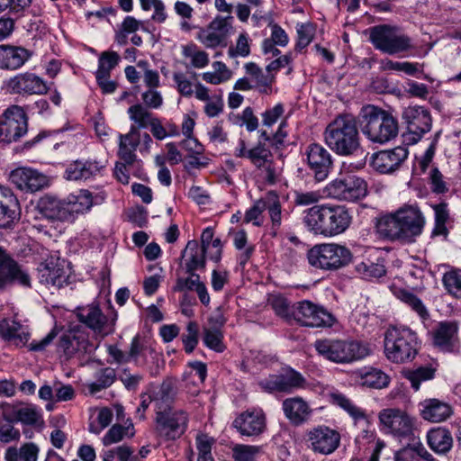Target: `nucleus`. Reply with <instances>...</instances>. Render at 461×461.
Masks as SVG:
<instances>
[{"label":"nucleus","mask_w":461,"mask_h":461,"mask_svg":"<svg viewBox=\"0 0 461 461\" xmlns=\"http://www.w3.org/2000/svg\"><path fill=\"white\" fill-rule=\"evenodd\" d=\"M297 42L295 50L301 51L306 48L313 40L314 28L311 23H302L297 26Z\"/></svg>","instance_id":"obj_62"},{"label":"nucleus","mask_w":461,"mask_h":461,"mask_svg":"<svg viewBox=\"0 0 461 461\" xmlns=\"http://www.w3.org/2000/svg\"><path fill=\"white\" fill-rule=\"evenodd\" d=\"M435 212V229L433 234L445 235L447 234L446 222L448 220V210L446 203L436 204L434 207Z\"/></svg>","instance_id":"obj_61"},{"label":"nucleus","mask_w":461,"mask_h":461,"mask_svg":"<svg viewBox=\"0 0 461 461\" xmlns=\"http://www.w3.org/2000/svg\"><path fill=\"white\" fill-rule=\"evenodd\" d=\"M267 200H257L253 205L245 212L244 222L252 223L254 226L260 227L264 221L263 212L265 210H267Z\"/></svg>","instance_id":"obj_49"},{"label":"nucleus","mask_w":461,"mask_h":461,"mask_svg":"<svg viewBox=\"0 0 461 461\" xmlns=\"http://www.w3.org/2000/svg\"><path fill=\"white\" fill-rule=\"evenodd\" d=\"M401 228L405 239L417 236L421 233L424 226V218L420 211L415 206H405L396 212Z\"/></svg>","instance_id":"obj_31"},{"label":"nucleus","mask_w":461,"mask_h":461,"mask_svg":"<svg viewBox=\"0 0 461 461\" xmlns=\"http://www.w3.org/2000/svg\"><path fill=\"white\" fill-rule=\"evenodd\" d=\"M11 182L21 191L37 192L49 185L48 177L30 167H18L10 174Z\"/></svg>","instance_id":"obj_23"},{"label":"nucleus","mask_w":461,"mask_h":461,"mask_svg":"<svg viewBox=\"0 0 461 461\" xmlns=\"http://www.w3.org/2000/svg\"><path fill=\"white\" fill-rule=\"evenodd\" d=\"M27 131L28 119L24 110L18 105L6 109L0 119V141H17Z\"/></svg>","instance_id":"obj_13"},{"label":"nucleus","mask_w":461,"mask_h":461,"mask_svg":"<svg viewBox=\"0 0 461 461\" xmlns=\"http://www.w3.org/2000/svg\"><path fill=\"white\" fill-rule=\"evenodd\" d=\"M407 157L408 151L402 147L381 150L372 156L371 166L381 174H389L398 169Z\"/></svg>","instance_id":"obj_24"},{"label":"nucleus","mask_w":461,"mask_h":461,"mask_svg":"<svg viewBox=\"0 0 461 461\" xmlns=\"http://www.w3.org/2000/svg\"><path fill=\"white\" fill-rule=\"evenodd\" d=\"M188 420V414L184 410L158 411L155 418L156 433L166 441L176 440L185 432Z\"/></svg>","instance_id":"obj_12"},{"label":"nucleus","mask_w":461,"mask_h":461,"mask_svg":"<svg viewBox=\"0 0 461 461\" xmlns=\"http://www.w3.org/2000/svg\"><path fill=\"white\" fill-rule=\"evenodd\" d=\"M128 114L130 120L133 122L131 127L137 129H147L156 118V116L143 104H137L129 107Z\"/></svg>","instance_id":"obj_43"},{"label":"nucleus","mask_w":461,"mask_h":461,"mask_svg":"<svg viewBox=\"0 0 461 461\" xmlns=\"http://www.w3.org/2000/svg\"><path fill=\"white\" fill-rule=\"evenodd\" d=\"M314 348L324 358L339 363L348 364L360 360L369 355V348L356 340L318 339Z\"/></svg>","instance_id":"obj_6"},{"label":"nucleus","mask_w":461,"mask_h":461,"mask_svg":"<svg viewBox=\"0 0 461 461\" xmlns=\"http://www.w3.org/2000/svg\"><path fill=\"white\" fill-rule=\"evenodd\" d=\"M369 41L376 50L389 55L405 52L413 48L408 35L401 33L397 27L388 24L371 27Z\"/></svg>","instance_id":"obj_8"},{"label":"nucleus","mask_w":461,"mask_h":461,"mask_svg":"<svg viewBox=\"0 0 461 461\" xmlns=\"http://www.w3.org/2000/svg\"><path fill=\"white\" fill-rule=\"evenodd\" d=\"M32 56L25 48L0 45V68L14 70L20 68Z\"/></svg>","instance_id":"obj_36"},{"label":"nucleus","mask_w":461,"mask_h":461,"mask_svg":"<svg viewBox=\"0 0 461 461\" xmlns=\"http://www.w3.org/2000/svg\"><path fill=\"white\" fill-rule=\"evenodd\" d=\"M378 420L381 429L399 439L414 437L415 419L399 408H386L380 411Z\"/></svg>","instance_id":"obj_9"},{"label":"nucleus","mask_w":461,"mask_h":461,"mask_svg":"<svg viewBox=\"0 0 461 461\" xmlns=\"http://www.w3.org/2000/svg\"><path fill=\"white\" fill-rule=\"evenodd\" d=\"M303 222L314 235L334 237L343 233L350 225L352 217L343 205H313L303 212Z\"/></svg>","instance_id":"obj_1"},{"label":"nucleus","mask_w":461,"mask_h":461,"mask_svg":"<svg viewBox=\"0 0 461 461\" xmlns=\"http://www.w3.org/2000/svg\"><path fill=\"white\" fill-rule=\"evenodd\" d=\"M141 143V132L140 129L131 127L126 134L119 135L118 155L121 159L131 166L137 158L135 151Z\"/></svg>","instance_id":"obj_35"},{"label":"nucleus","mask_w":461,"mask_h":461,"mask_svg":"<svg viewBox=\"0 0 461 461\" xmlns=\"http://www.w3.org/2000/svg\"><path fill=\"white\" fill-rule=\"evenodd\" d=\"M308 447L317 454L330 455L340 444V434L325 425H318L306 433Z\"/></svg>","instance_id":"obj_16"},{"label":"nucleus","mask_w":461,"mask_h":461,"mask_svg":"<svg viewBox=\"0 0 461 461\" xmlns=\"http://www.w3.org/2000/svg\"><path fill=\"white\" fill-rule=\"evenodd\" d=\"M95 381L87 385L90 394L95 395L98 392L110 387L116 379L115 369L112 367H104L99 369L95 375Z\"/></svg>","instance_id":"obj_44"},{"label":"nucleus","mask_w":461,"mask_h":461,"mask_svg":"<svg viewBox=\"0 0 461 461\" xmlns=\"http://www.w3.org/2000/svg\"><path fill=\"white\" fill-rule=\"evenodd\" d=\"M58 349L63 352L66 358H71L77 354L90 353L94 347L89 341L88 334L77 328L68 330L60 337Z\"/></svg>","instance_id":"obj_20"},{"label":"nucleus","mask_w":461,"mask_h":461,"mask_svg":"<svg viewBox=\"0 0 461 461\" xmlns=\"http://www.w3.org/2000/svg\"><path fill=\"white\" fill-rule=\"evenodd\" d=\"M427 443L435 453L446 454L452 448L453 438L446 428H433L427 432Z\"/></svg>","instance_id":"obj_40"},{"label":"nucleus","mask_w":461,"mask_h":461,"mask_svg":"<svg viewBox=\"0 0 461 461\" xmlns=\"http://www.w3.org/2000/svg\"><path fill=\"white\" fill-rule=\"evenodd\" d=\"M31 337L30 329L15 319L5 318L0 321V338L16 347L28 345Z\"/></svg>","instance_id":"obj_27"},{"label":"nucleus","mask_w":461,"mask_h":461,"mask_svg":"<svg viewBox=\"0 0 461 461\" xmlns=\"http://www.w3.org/2000/svg\"><path fill=\"white\" fill-rule=\"evenodd\" d=\"M260 451L258 446L239 444L232 448V457L235 461H255Z\"/></svg>","instance_id":"obj_56"},{"label":"nucleus","mask_w":461,"mask_h":461,"mask_svg":"<svg viewBox=\"0 0 461 461\" xmlns=\"http://www.w3.org/2000/svg\"><path fill=\"white\" fill-rule=\"evenodd\" d=\"M0 415L3 420L9 423L20 422L36 429H41L44 426L41 410L29 402L3 403L0 405Z\"/></svg>","instance_id":"obj_10"},{"label":"nucleus","mask_w":461,"mask_h":461,"mask_svg":"<svg viewBox=\"0 0 461 461\" xmlns=\"http://www.w3.org/2000/svg\"><path fill=\"white\" fill-rule=\"evenodd\" d=\"M305 379L294 369H288L279 375H272L258 382V385L266 392L291 393L303 386Z\"/></svg>","instance_id":"obj_21"},{"label":"nucleus","mask_w":461,"mask_h":461,"mask_svg":"<svg viewBox=\"0 0 461 461\" xmlns=\"http://www.w3.org/2000/svg\"><path fill=\"white\" fill-rule=\"evenodd\" d=\"M435 369L430 366H420L414 370H409L405 373V377L410 381L411 387L418 391L420 383L432 379Z\"/></svg>","instance_id":"obj_51"},{"label":"nucleus","mask_w":461,"mask_h":461,"mask_svg":"<svg viewBox=\"0 0 461 461\" xmlns=\"http://www.w3.org/2000/svg\"><path fill=\"white\" fill-rule=\"evenodd\" d=\"M420 416L430 422H442L453 414L452 407L438 399H426L419 404Z\"/></svg>","instance_id":"obj_34"},{"label":"nucleus","mask_w":461,"mask_h":461,"mask_svg":"<svg viewBox=\"0 0 461 461\" xmlns=\"http://www.w3.org/2000/svg\"><path fill=\"white\" fill-rule=\"evenodd\" d=\"M429 184L434 193L444 194L448 191V184L437 167L432 168L429 173Z\"/></svg>","instance_id":"obj_64"},{"label":"nucleus","mask_w":461,"mask_h":461,"mask_svg":"<svg viewBox=\"0 0 461 461\" xmlns=\"http://www.w3.org/2000/svg\"><path fill=\"white\" fill-rule=\"evenodd\" d=\"M15 283L23 287H31V277L28 272L0 247V290Z\"/></svg>","instance_id":"obj_17"},{"label":"nucleus","mask_w":461,"mask_h":461,"mask_svg":"<svg viewBox=\"0 0 461 461\" xmlns=\"http://www.w3.org/2000/svg\"><path fill=\"white\" fill-rule=\"evenodd\" d=\"M309 264L316 268L337 270L348 266L352 260L351 251L336 243L315 245L307 253Z\"/></svg>","instance_id":"obj_7"},{"label":"nucleus","mask_w":461,"mask_h":461,"mask_svg":"<svg viewBox=\"0 0 461 461\" xmlns=\"http://www.w3.org/2000/svg\"><path fill=\"white\" fill-rule=\"evenodd\" d=\"M183 55L190 59L191 65L195 68H203L209 63L208 54L203 50H199L194 44L183 47Z\"/></svg>","instance_id":"obj_52"},{"label":"nucleus","mask_w":461,"mask_h":461,"mask_svg":"<svg viewBox=\"0 0 461 461\" xmlns=\"http://www.w3.org/2000/svg\"><path fill=\"white\" fill-rule=\"evenodd\" d=\"M104 199L101 195L93 196L92 193L86 189L79 190L77 194L69 195L66 201V210L69 213L68 221H75L78 214L87 212L94 204L101 203Z\"/></svg>","instance_id":"obj_28"},{"label":"nucleus","mask_w":461,"mask_h":461,"mask_svg":"<svg viewBox=\"0 0 461 461\" xmlns=\"http://www.w3.org/2000/svg\"><path fill=\"white\" fill-rule=\"evenodd\" d=\"M197 39L206 47L214 49L218 46L226 45V38L216 32L209 26L202 29L197 35Z\"/></svg>","instance_id":"obj_53"},{"label":"nucleus","mask_w":461,"mask_h":461,"mask_svg":"<svg viewBox=\"0 0 461 461\" xmlns=\"http://www.w3.org/2000/svg\"><path fill=\"white\" fill-rule=\"evenodd\" d=\"M104 167L102 162L97 160H76L66 169V177L68 180L88 179L101 172Z\"/></svg>","instance_id":"obj_37"},{"label":"nucleus","mask_w":461,"mask_h":461,"mask_svg":"<svg viewBox=\"0 0 461 461\" xmlns=\"http://www.w3.org/2000/svg\"><path fill=\"white\" fill-rule=\"evenodd\" d=\"M363 135L372 143L386 144L399 134V122L392 112L374 104L363 106L358 114Z\"/></svg>","instance_id":"obj_2"},{"label":"nucleus","mask_w":461,"mask_h":461,"mask_svg":"<svg viewBox=\"0 0 461 461\" xmlns=\"http://www.w3.org/2000/svg\"><path fill=\"white\" fill-rule=\"evenodd\" d=\"M38 278L41 284L61 288L68 284L70 268L65 259L56 255L49 256L38 268Z\"/></svg>","instance_id":"obj_15"},{"label":"nucleus","mask_w":461,"mask_h":461,"mask_svg":"<svg viewBox=\"0 0 461 461\" xmlns=\"http://www.w3.org/2000/svg\"><path fill=\"white\" fill-rule=\"evenodd\" d=\"M232 424L243 436H258L266 429V417L262 411H247L238 416Z\"/></svg>","instance_id":"obj_26"},{"label":"nucleus","mask_w":461,"mask_h":461,"mask_svg":"<svg viewBox=\"0 0 461 461\" xmlns=\"http://www.w3.org/2000/svg\"><path fill=\"white\" fill-rule=\"evenodd\" d=\"M203 341L210 349L221 353L226 347L223 343V334L218 328H203Z\"/></svg>","instance_id":"obj_47"},{"label":"nucleus","mask_w":461,"mask_h":461,"mask_svg":"<svg viewBox=\"0 0 461 461\" xmlns=\"http://www.w3.org/2000/svg\"><path fill=\"white\" fill-rule=\"evenodd\" d=\"M133 435L132 425L125 427L121 424H114L104 436L102 440L104 446H109L122 440L125 437H133Z\"/></svg>","instance_id":"obj_50"},{"label":"nucleus","mask_w":461,"mask_h":461,"mask_svg":"<svg viewBox=\"0 0 461 461\" xmlns=\"http://www.w3.org/2000/svg\"><path fill=\"white\" fill-rule=\"evenodd\" d=\"M458 326L455 321L439 322L433 331V343L442 351L452 352L458 345Z\"/></svg>","instance_id":"obj_29"},{"label":"nucleus","mask_w":461,"mask_h":461,"mask_svg":"<svg viewBox=\"0 0 461 461\" xmlns=\"http://www.w3.org/2000/svg\"><path fill=\"white\" fill-rule=\"evenodd\" d=\"M324 192L330 198L354 202L367 194V184L361 177L347 175L329 183L324 188Z\"/></svg>","instance_id":"obj_11"},{"label":"nucleus","mask_w":461,"mask_h":461,"mask_svg":"<svg viewBox=\"0 0 461 461\" xmlns=\"http://www.w3.org/2000/svg\"><path fill=\"white\" fill-rule=\"evenodd\" d=\"M268 303L278 316L286 321L293 320L294 304L291 305L285 297L280 294H272L268 299Z\"/></svg>","instance_id":"obj_48"},{"label":"nucleus","mask_w":461,"mask_h":461,"mask_svg":"<svg viewBox=\"0 0 461 461\" xmlns=\"http://www.w3.org/2000/svg\"><path fill=\"white\" fill-rule=\"evenodd\" d=\"M234 157L247 158L249 162L263 174L265 182L268 185H275L280 176V170L274 161V155L266 143L258 141L252 148H248L243 139H239L233 150Z\"/></svg>","instance_id":"obj_5"},{"label":"nucleus","mask_w":461,"mask_h":461,"mask_svg":"<svg viewBox=\"0 0 461 461\" xmlns=\"http://www.w3.org/2000/svg\"><path fill=\"white\" fill-rule=\"evenodd\" d=\"M384 354L396 364L412 361L417 356L420 343L416 332L405 326H390L384 332Z\"/></svg>","instance_id":"obj_4"},{"label":"nucleus","mask_w":461,"mask_h":461,"mask_svg":"<svg viewBox=\"0 0 461 461\" xmlns=\"http://www.w3.org/2000/svg\"><path fill=\"white\" fill-rule=\"evenodd\" d=\"M120 59L119 54L115 51L110 50L102 52L99 56L96 72H100L104 76L105 74L110 75L111 70L119 64Z\"/></svg>","instance_id":"obj_57"},{"label":"nucleus","mask_w":461,"mask_h":461,"mask_svg":"<svg viewBox=\"0 0 461 461\" xmlns=\"http://www.w3.org/2000/svg\"><path fill=\"white\" fill-rule=\"evenodd\" d=\"M402 116L412 134L421 136L431 130L430 113L422 106H408L403 110Z\"/></svg>","instance_id":"obj_25"},{"label":"nucleus","mask_w":461,"mask_h":461,"mask_svg":"<svg viewBox=\"0 0 461 461\" xmlns=\"http://www.w3.org/2000/svg\"><path fill=\"white\" fill-rule=\"evenodd\" d=\"M390 377L382 370L377 368H369L365 371L360 376V383L362 385L382 389L389 384Z\"/></svg>","instance_id":"obj_45"},{"label":"nucleus","mask_w":461,"mask_h":461,"mask_svg":"<svg viewBox=\"0 0 461 461\" xmlns=\"http://www.w3.org/2000/svg\"><path fill=\"white\" fill-rule=\"evenodd\" d=\"M443 284L447 292L461 298V270H451L443 276Z\"/></svg>","instance_id":"obj_58"},{"label":"nucleus","mask_w":461,"mask_h":461,"mask_svg":"<svg viewBox=\"0 0 461 461\" xmlns=\"http://www.w3.org/2000/svg\"><path fill=\"white\" fill-rule=\"evenodd\" d=\"M5 89L12 95H43L48 92L46 82L34 73H19L5 82Z\"/></svg>","instance_id":"obj_18"},{"label":"nucleus","mask_w":461,"mask_h":461,"mask_svg":"<svg viewBox=\"0 0 461 461\" xmlns=\"http://www.w3.org/2000/svg\"><path fill=\"white\" fill-rule=\"evenodd\" d=\"M248 241L247 233L245 230H241L236 231L233 234V244L237 249H245V250L240 256V264L244 266L251 258L254 252V246L250 245L246 248Z\"/></svg>","instance_id":"obj_55"},{"label":"nucleus","mask_w":461,"mask_h":461,"mask_svg":"<svg viewBox=\"0 0 461 461\" xmlns=\"http://www.w3.org/2000/svg\"><path fill=\"white\" fill-rule=\"evenodd\" d=\"M355 116L338 115L326 127L323 138L326 145L337 155L348 157L361 150V138Z\"/></svg>","instance_id":"obj_3"},{"label":"nucleus","mask_w":461,"mask_h":461,"mask_svg":"<svg viewBox=\"0 0 461 461\" xmlns=\"http://www.w3.org/2000/svg\"><path fill=\"white\" fill-rule=\"evenodd\" d=\"M205 254L198 242L194 240H189L182 252L183 267L185 272L203 270L205 268Z\"/></svg>","instance_id":"obj_38"},{"label":"nucleus","mask_w":461,"mask_h":461,"mask_svg":"<svg viewBox=\"0 0 461 461\" xmlns=\"http://www.w3.org/2000/svg\"><path fill=\"white\" fill-rule=\"evenodd\" d=\"M333 403L339 406L356 421L366 420L367 419L365 410L357 406L350 399L341 393L332 394Z\"/></svg>","instance_id":"obj_46"},{"label":"nucleus","mask_w":461,"mask_h":461,"mask_svg":"<svg viewBox=\"0 0 461 461\" xmlns=\"http://www.w3.org/2000/svg\"><path fill=\"white\" fill-rule=\"evenodd\" d=\"M376 227L378 232L386 238L391 240L405 239L404 232L401 228L396 212L394 214L381 217Z\"/></svg>","instance_id":"obj_42"},{"label":"nucleus","mask_w":461,"mask_h":461,"mask_svg":"<svg viewBox=\"0 0 461 461\" xmlns=\"http://www.w3.org/2000/svg\"><path fill=\"white\" fill-rule=\"evenodd\" d=\"M276 80V75L267 72L265 74L263 71L258 75V77H254L255 89L260 94L271 95L273 93V84Z\"/></svg>","instance_id":"obj_63"},{"label":"nucleus","mask_w":461,"mask_h":461,"mask_svg":"<svg viewBox=\"0 0 461 461\" xmlns=\"http://www.w3.org/2000/svg\"><path fill=\"white\" fill-rule=\"evenodd\" d=\"M296 322L305 327H331L334 317L322 306L304 300L294 304V317Z\"/></svg>","instance_id":"obj_14"},{"label":"nucleus","mask_w":461,"mask_h":461,"mask_svg":"<svg viewBox=\"0 0 461 461\" xmlns=\"http://www.w3.org/2000/svg\"><path fill=\"white\" fill-rule=\"evenodd\" d=\"M356 269L364 278H379L385 274L383 264L370 261L357 264Z\"/></svg>","instance_id":"obj_60"},{"label":"nucleus","mask_w":461,"mask_h":461,"mask_svg":"<svg viewBox=\"0 0 461 461\" xmlns=\"http://www.w3.org/2000/svg\"><path fill=\"white\" fill-rule=\"evenodd\" d=\"M282 409L286 419L294 426L307 422L312 410L302 397H291L283 401Z\"/></svg>","instance_id":"obj_30"},{"label":"nucleus","mask_w":461,"mask_h":461,"mask_svg":"<svg viewBox=\"0 0 461 461\" xmlns=\"http://www.w3.org/2000/svg\"><path fill=\"white\" fill-rule=\"evenodd\" d=\"M40 448L33 442L23 444L19 448L9 447L5 453V461H38Z\"/></svg>","instance_id":"obj_41"},{"label":"nucleus","mask_w":461,"mask_h":461,"mask_svg":"<svg viewBox=\"0 0 461 461\" xmlns=\"http://www.w3.org/2000/svg\"><path fill=\"white\" fill-rule=\"evenodd\" d=\"M36 210L42 217L51 221H68L69 217L66 201L50 194H45L38 200Z\"/></svg>","instance_id":"obj_32"},{"label":"nucleus","mask_w":461,"mask_h":461,"mask_svg":"<svg viewBox=\"0 0 461 461\" xmlns=\"http://www.w3.org/2000/svg\"><path fill=\"white\" fill-rule=\"evenodd\" d=\"M19 202L13 191L0 185V228H9L18 219Z\"/></svg>","instance_id":"obj_33"},{"label":"nucleus","mask_w":461,"mask_h":461,"mask_svg":"<svg viewBox=\"0 0 461 461\" xmlns=\"http://www.w3.org/2000/svg\"><path fill=\"white\" fill-rule=\"evenodd\" d=\"M199 328L195 321H189L186 325V332L182 334V341L186 353H192L198 344Z\"/></svg>","instance_id":"obj_59"},{"label":"nucleus","mask_w":461,"mask_h":461,"mask_svg":"<svg viewBox=\"0 0 461 461\" xmlns=\"http://www.w3.org/2000/svg\"><path fill=\"white\" fill-rule=\"evenodd\" d=\"M76 315L81 323L98 335L104 337L113 331V321H109L97 304L79 306L76 309Z\"/></svg>","instance_id":"obj_19"},{"label":"nucleus","mask_w":461,"mask_h":461,"mask_svg":"<svg viewBox=\"0 0 461 461\" xmlns=\"http://www.w3.org/2000/svg\"><path fill=\"white\" fill-rule=\"evenodd\" d=\"M307 164L316 181L325 180L332 167L330 153L321 144H310L306 149Z\"/></svg>","instance_id":"obj_22"},{"label":"nucleus","mask_w":461,"mask_h":461,"mask_svg":"<svg viewBox=\"0 0 461 461\" xmlns=\"http://www.w3.org/2000/svg\"><path fill=\"white\" fill-rule=\"evenodd\" d=\"M398 297L402 302L416 312L420 318L426 319L429 316V312L421 300L412 293L402 290L399 292Z\"/></svg>","instance_id":"obj_54"},{"label":"nucleus","mask_w":461,"mask_h":461,"mask_svg":"<svg viewBox=\"0 0 461 461\" xmlns=\"http://www.w3.org/2000/svg\"><path fill=\"white\" fill-rule=\"evenodd\" d=\"M176 395V380L172 378L165 379L155 396L152 397L156 413L172 410Z\"/></svg>","instance_id":"obj_39"}]
</instances>
